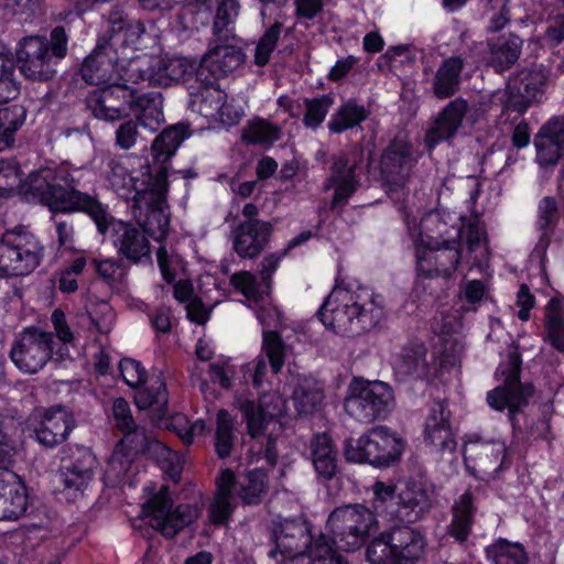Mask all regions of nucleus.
<instances>
[{
	"label": "nucleus",
	"instance_id": "nucleus-23",
	"mask_svg": "<svg viewBox=\"0 0 564 564\" xmlns=\"http://www.w3.org/2000/svg\"><path fill=\"white\" fill-rule=\"evenodd\" d=\"M241 48L232 44H217L202 57L196 69L197 78L207 85L234 72L243 62Z\"/></svg>",
	"mask_w": 564,
	"mask_h": 564
},
{
	"label": "nucleus",
	"instance_id": "nucleus-42",
	"mask_svg": "<svg viewBox=\"0 0 564 564\" xmlns=\"http://www.w3.org/2000/svg\"><path fill=\"white\" fill-rule=\"evenodd\" d=\"M207 8L215 7L214 35L219 41H228L232 35L234 24L239 14L238 0H204Z\"/></svg>",
	"mask_w": 564,
	"mask_h": 564
},
{
	"label": "nucleus",
	"instance_id": "nucleus-38",
	"mask_svg": "<svg viewBox=\"0 0 564 564\" xmlns=\"http://www.w3.org/2000/svg\"><path fill=\"white\" fill-rule=\"evenodd\" d=\"M22 188L25 194L58 210L57 169L45 167L30 173Z\"/></svg>",
	"mask_w": 564,
	"mask_h": 564
},
{
	"label": "nucleus",
	"instance_id": "nucleus-40",
	"mask_svg": "<svg viewBox=\"0 0 564 564\" xmlns=\"http://www.w3.org/2000/svg\"><path fill=\"white\" fill-rule=\"evenodd\" d=\"M236 488V476L225 469L217 478V491L209 508V519L214 524L225 523L234 511L232 494Z\"/></svg>",
	"mask_w": 564,
	"mask_h": 564
},
{
	"label": "nucleus",
	"instance_id": "nucleus-21",
	"mask_svg": "<svg viewBox=\"0 0 564 564\" xmlns=\"http://www.w3.org/2000/svg\"><path fill=\"white\" fill-rule=\"evenodd\" d=\"M451 411L445 400L433 403L425 420V440L429 441L442 456H447L449 463L456 460L457 442L451 424Z\"/></svg>",
	"mask_w": 564,
	"mask_h": 564
},
{
	"label": "nucleus",
	"instance_id": "nucleus-55",
	"mask_svg": "<svg viewBox=\"0 0 564 564\" xmlns=\"http://www.w3.org/2000/svg\"><path fill=\"white\" fill-rule=\"evenodd\" d=\"M14 63L0 43V104L14 99L19 94V86L14 80Z\"/></svg>",
	"mask_w": 564,
	"mask_h": 564
},
{
	"label": "nucleus",
	"instance_id": "nucleus-25",
	"mask_svg": "<svg viewBox=\"0 0 564 564\" xmlns=\"http://www.w3.org/2000/svg\"><path fill=\"white\" fill-rule=\"evenodd\" d=\"M106 230L110 231V238L118 253L131 262L138 263L143 259H150V242L145 232L130 224L115 220L108 215Z\"/></svg>",
	"mask_w": 564,
	"mask_h": 564
},
{
	"label": "nucleus",
	"instance_id": "nucleus-46",
	"mask_svg": "<svg viewBox=\"0 0 564 564\" xmlns=\"http://www.w3.org/2000/svg\"><path fill=\"white\" fill-rule=\"evenodd\" d=\"M368 116L369 110L364 105H359L356 100L350 99L344 102L335 113L332 115L327 127L330 132L340 133L358 126L360 122L365 121Z\"/></svg>",
	"mask_w": 564,
	"mask_h": 564
},
{
	"label": "nucleus",
	"instance_id": "nucleus-50",
	"mask_svg": "<svg viewBox=\"0 0 564 564\" xmlns=\"http://www.w3.org/2000/svg\"><path fill=\"white\" fill-rule=\"evenodd\" d=\"M192 99L193 109L200 116L215 120L221 117L219 111L227 95L224 90L213 85H207Z\"/></svg>",
	"mask_w": 564,
	"mask_h": 564
},
{
	"label": "nucleus",
	"instance_id": "nucleus-19",
	"mask_svg": "<svg viewBox=\"0 0 564 564\" xmlns=\"http://www.w3.org/2000/svg\"><path fill=\"white\" fill-rule=\"evenodd\" d=\"M412 145L395 137L384 149L380 160V173L388 192L403 189L413 166Z\"/></svg>",
	"mask_w": 564,
	"mask_h": 564
},
{
	"label": "nucleus",
	"instance_id": "nucleus-29",
	"mask_svg": "<svg viewBox=\"0 0 564 564\" xmlns=\"http://www.w3.org/2000/svg\"><path fill=\"white\" fill-rule=\"evenodd\" d=\"M28 510V494L18 475L0 468V520L14 521Z\"/></svg>",
	"mask_w": 564,
	"mask_h": 564
},
{
	"label": "nucleus",
	"instance_id": "nucleus-2",
	"mask_svg": "<svg viewBox=\"0 0 564 564\" xmlns=\"http://www.w3.org/2000/svg\"><path fill=\"white\" fill-rule=\"evenodd\" d=\"M67 44L64 26L54 28L50 39L44 35L22 37L15 51L21 74L35 82L51 80L57 73L58 62L67 55Z\"/></svg>",
	"mask_w": 564,
	"mask_h": 564
},
{
	"label": "nucleus",
	"instance_id": "nucleus-22",
	"mask_svg": "<svg viewBox=\"0 0 564 564\" xmlns=\"http://www.w3.org/2000/svg\"><path fill=\"white\" fill-rule=\"evenodd\" d=\"M236 405L247 423L248 434L256 438L263 433L265 425L271 420L285 413L286 400L281 394L272 392L263 393L259 398L258 404L250 400L239 399L236 401Z\"/></svg>",
	"mask_w": 564,
	"mask_h": 564
},
{
	"label": "nucleus",
	"instance_id": "nucleus-18",
	"mask_svg": "<svg viewBox=\"0 0 564 564\" xmlns=\"http://www.w3.org/2000/svg\"><path fill=\"white\" fill-rule=\"evenodd\" d=\"M272 535L275 547L269 552L271 557H275L279 552L284 557L295 558L306 554L308 546L313 544L310 525L301 517L274 522Z\"/></svg>",
	"mask_w": 564,
	"mask_h": 564
},
{
	"label": "nucleus",
	"instance_id": "nucleus-64",
	"mask_svg": "<svg viewBox=\"0 0 564 564\" xmlns=\"http://www.w3.org/2000/svg\"><path fill=\"white\" fill-rule=\"evenodd\" d=\"M119 369L124 382L132 388L140 387L147 380L145 369L134 359H121L119 362Z\"/></svg>",
	"mask_w": 564,
	"mask_h": 564
},
{
	"label": "nucleus",
	"instance_id": "nucleus-35",
	"mask_svg": "<svg viewBox=\"0 0 564 564\" xmlns=\"http://www.w3.org/2000/svg\"><path fill=\"white\" fill-rule=\"evenodd\" d=\"M292 400L300 415L316 412L324 399V389L319 381L312 377L294 375L290 381Z\"/></svg>",
	"mask_w": 564,
	"mask_h": 564
},
{
	"label": "nucleus",
	"instance_id": "nucleus-14",
	"mask_svg": "<svg viewBox=\"0 0 564 564\" xmlns=\"http://www.w3.org/2000/svg\"><path fill=\"white\" fill-rule=\"evenodd\" d=\"M54 337L39 328H26L13 344L10 357L22 371L35 373L50 360Z\"/></svg>",
	"mask_w": 564,
	"mask_h": 564
},
{
	"label": "nucleus",
	"instance_id": "nucleus-62",
	"mask_svg": "<svg viewBox=\"0 0 564 564\" xmlns=\"http://www.w3.org/2000/svg\"><path fill=\"white\" fill-rule=\"evenodd\" d=\"M282 28L281 22H275L260 37L254 53V62L257 65L263 66L269 62L271 53L274 51L280 37Z\"/></svg>",
	"mask_w": 564,
	"mask_h": 564
},
{
	"label": "nucleus",
	"instance_id": "nucleus-37",
	"mask_svg": "<svg viewBox=\"0 0 564 564\" xmlns=\"http://www.w3.org/2000/svg\"><path fill=\"white\" fill-rule=\"evenodd\" d=\"M310 458L321 481L330 480L336 476L338 453L327 434H317L311 440Z\"/></svg>",
	"mask_w": 564,
	"mask_h": 564
},
{
	"label": "nucleus",
	"instance_id": "nucleus-13",
	"mask_svg": "<svg viewBox=\"0 0 564 564\" xmlns=\"http://www.w3.org/2000/svg\"><path fill=\"white\" fill-rule=\"evenodd\" d=\"M144 510L150 517V524L166 538H174L181 530L191 524L199 513L197 507L192 505H178L173 508L169 487L163 486L153 495Z\"/></svg>",
	"mask_w": 564,
	"mask_h": 564
},
{
	"label": "nucleus",
	"instance_id": "nucleus-30",
	"mask_svg": "<svg viewBox=\"0 0 564 564\" xmlns=\"http://www.w3.org/2000/svg\"><path fill=\"white\" fill-rule=\"evenodd\" d=\"M129 160L123 156L111 158L108 161L107 178L113 191L124 199H132L138 192L147 189L156 181V174L144 173L143 178L139 180L132 175L129 166Z\"/></svg>",
	"mask_w": 564,
	"mask_h": 564
},
{
	"label": "nucleus",
	"instance_id": "nucleus-17",
	"mask_svg": "<svg viewBox=\"0 0 564 564\" xmlns=\"http://www.w3.org/2000/svg\"><path fill=\"white\" fill-rule=\"evenodd\" d=\"M29 422L36 441L45 447H54L66 441L74 427L72 414L61 405L35 409Z\"/></svg>",
	"mask_w": 564,
	"mask_h": 564
},
{
	"label": "nucleus",
	"instance_id": "nucleus-60",
	"mask_svg": "<svg viewBox=\"0 0 564 564\" xmlns=\"http://www.w3.org/2000/svg\"><path fill=\"white\" fill-rule=\"evenodd\" d=\"M334 100L329 95H324L318 98H305L303 100L305 113L303 122L305 127L316 129L324 121L329 108Z\"/></svg>",
	"mask_w": 564,
	"mask_h": 564
},
{
	"label": "nucleus",
	"instance_id": "nucleus-12",
	"mask_svg": "<svg viewBox=\"0 0 564 564\" xmlns=\"http://www.w3.org/2000/svg\"><path fill=\"white\" fill-rule=\"evenodd\" d=\"M345 411L358 422L371 423L384 419L393 406V393L382 381L352 388L344 402Z\"/></svg>",
	"mask_w": 564,
	"mask_h": 564
},
{
	"label": "nucleus",
	"instance_id": "nucleus-16",
	"mask_svg": "<svg viewBox=\"0 0 564 564\" xmlns=\"http://www.w3.org/2000/svg\"><path fill=\"white\" fill-rule=\"evenodd\" d=\"M138 97L133 90H128L124 84H107L88 94L86 106L98 119L116 120L137 109Z\"/></svg>",
	"mask_w": 564,
	"mask_h": 564
},
{
	"label": "nucleus",
	"instance_id": "nucleus-39",
	"mask_svg": "<svg viewBox=\"0 0 564 564\" xmlns=\"http://www.w3.org/2000/svg\"><path fill=\"white\" fill-rule=\"evenodd\" d=\"M465 62L460 56L445 58L433 77V93L438 99L454 96L460 87V74Z\"/></svg>",
	"mask_w": 564,
	"mask_h": 564
},
{
	"label": "nucleus",
	"instance_id": "nucleus-11",
	"mask_svg": "<svg viewBox=\"0 0 564 564\" xmlns=\"http://www.w3.org/2000/svg\"><path fill=\"white\" fill-rule=\"evenodd\" d=\"M135 118L120 123L116 130V145L129 150L144 145L160 129L164 118L162 112L161 94L149 93L137 99Z\"/></svg>",
	"mask_w": 564,
	"mask_h": 564
},
{
	"label": "nucleus",
	"instance_id": "nucleus-54",
	"mask_svg": "<svg viewBox=\"0 0 564 564\" xmlns=\"http://www.w3.org/2000/svg\"><path fill=\"white\" fill-rule=\"evenodd\" d=\"M444 247L430 250L431 260H434L436 275L449 278L456 270L460 252L456 241H444Z\"/></svg>",
	"mask_w": 564,
	"mask_h": 564
},
{
	"label": "nucleus",
	"instance_id": "nucleus-9",
	"mask_svg": "<svg viewBox=\"0 0 564 564\" xmlns=\"http://www.w3.org/2000/svg\"><path fill=\"white\" fill-rule=\"evenodd\" d=\"M43 246L24 228L7 230L0 239V271L8 275H26L41 263Z\"/></svg>",
	"mask_w": 564,
	"mask_h": 564
},
{
	"label": "nucleus",
	"instance_id": "nucleus-33",
	"mask_svg": "<svg viewBox=\"0 0 564 564\" xmlns=\"http://www.w3.org/2000/svg\"><path fill=\"white\" fill-rule=\"evenodd\" d=\"M534 145L540 165L556 164L564 148V119L556 117L547 121L535 135Z\"/></svg>",
	"mask_w": 564,
	"mask_h": 564
},
{
	"label": "nucleus",
	"instance_id": "nucleus-34",
	"mask_svg": "<svg viewBox=\"0 0 564 564\" xmlns=\"http://www.w3.org/2000/svg\"><path fill=\"white\" fill-rule=\"evenodd\" d=\"M395 503L391 514L406 523L416 522L431 509V500L427 492L414 484L406 485L398 492Z\"/></svg>",
	"mask_w": 564,
	"mask_h": 564
},
{
	"label": "nucleus",
	"instance_id": "nucleus-36",
	"mask_svg": "<svg viewBox=\"0 0 564 564\" xmlns=\"http://www.w3.org/2000/svg\"><path fill=\"white\" fill-rule=\"evenodd\" d=\"M197 68L184 57L152 59V86L169 87L187 80Z\"/></svg>",
	"mask_w": 564,
	"mask_h": 564
},
{
	"label": "nucleus",
	"instance_id": "nucleus-4",
	"mask_svg": "<svg viewBox=\"0 0 564 564\" xmlns=\"http://www.w3.org/2000/svg\"><path fill=\"white\" fill-rule=\"evenodd\" d=\"M426 539L409 524L393 525L380 533L367 547L372 564H415L424 554Z\"/></svg>",
	"mask_w": 564,
	"mask_h": 564
},
{
	"label": "nucleus",
	"instance_id": "nucleus-44",
	"mask_svg": "<svg viewBox=\"0 0 564 564\" xmlns=\"http://www.w3.org/2000/svg\"><path fill=\"white\" fill-rule=\"evenodd\" d=\"M474 500L469 491L464 492L456 500L453 507V521L449 527V534L458 542L468 538L475 514Z\"/></svg>",
	"mask_w": 564,
	"mask_h": 564
},
{
	"label": "nucleus",
	"instance_id": "nucleus-32",
	"mask_svg": "<svg viewBox=\"0 0 564 564\" xmlns=\"http://www.w3.org/2000/svg\"><path fill=\"white\" fill-rule=\"evenodd\" d=\"M285 254L286 250L281 254L271 253L263 258L261 262L260 282L252 273L241 271L231 275L230 284L236 290L240 291L247 299L258 300L262 294L269 292L271 275L276 270L281 258Z\"/></svg>",
	"mask_w": 564,
	"mask_h": 564
},
{
	"label": "nucleus",
	"instance_id": "nucleus-47",
	"mask_svg": "<svg viewBox=\"0 0 564 564\" xmlns=\"http://www.w3.org/2000/svg\"><path fill=\"white\" fill-rule=\"evenodd\" d=\"M558 218L560 210L556 200L550 196L542 198L538 205L536 216V228L541 231V237L536 243L538 250L544 251L547 248Z\"/></svg>",
	"mask_w": 564,
	"mask_h": 564
},
{
	"label": "nucleus",
	"instance_id": "nucleus-59",
	"mask_svg": "<svg viewBox=\"0 0 564 564\" xmlns=\"http://www.w3.org/2000/svg\"><path fill=\"white\" fill-rule=\"evenodd\" d=\"M279 138V127L262 119L252 121L242 134V139L252 144H271Z\"/></svg>",
	"mask_w": 564,
	"mask_h": 564
},
{
	"label": "nucleus",
	"instance_id": "nucleus-48",
	"mask_svg": "<svg viewBox=\"0 0 564 564\" xmlns=\"http://www.w3.org/2000/svg\"><path fill=\"white\" fill-rule=\"evenodd\" d=\"M545 340L564 352V310L560 300L551 299L545 307Z\"/></svg>",
	"mask_w": 564,
	"mask_h": 564
},
{
	"label": "nucleus",
	"instance_id": "nucleus-20",
	"mask_svg": "<svg viewBox=\"0 0 564 564\" xmlns=\"http://www.w3.org/2000/svg\"><path fill=\"white\" fill-rule=\"evenodd\" d=\"M364 155V149L357 147L352 150L354 160L351 163L349 159L344 155L336 156L334 159L333 165L330 166L329 177L324 184V191L335 188V193L330 202L332 209L347 204L348 198L356 192L358 186L356 170L362 162Z\"/></svg>",
	"mask_w": 564,
	"mask_h": 564
},
{
	"label": "nucleus",
	"instance_id": "nucleus-49",
	"mask_svg": "<svg viewBox=\"0 0 564 564\" xmlns=\"http://www.w3.org/2000/svg\"><path fill=\"white\" fill-rule=\"evenodd\" d=\"M26 110L21 105H11L0 109V151L14 143L17 131L23 126Z\"/></svg>",
	"mask_w": 564,
	"mask_h": 564
},
{
	"label": "nucleus",
	"instance_id": "nucleus-63",
	"mask_svg": "<svg viewBox=\"0 0 564 564\" xmlns=\"http://www.w3.org/2000/svg\"><path fill=\"white\" fill-rule=\"evenodd\" d=\"M90 323L101 334H108L113 326L116 314L107 302H99L88 312Z\"/></svg>",
	"mask_w": 564,
	"mask_h": 564
},
{
	"label": "nucleus",
	"instance_id": "nucleus-26",
	"mask_svg": "<svg viewBox=\"0 0 564 564\" xmlns=\"http://www.w3.org/2000/svg\"><path fill=\"white\" fill-rule=\"evenodd\" d=\"M262 351L265 357L259 356L253 362L243 366V377L252 380L254 387H260L267 373V359L273 373L281 371L285 358V344L274 330H263Z\"/></svg>",
	"mask_w": 564,
	"mask_h": 564
},
{
	"label": "nucleus",
	"instance_id": "nucleus-31",
	"mask_svg": "<svg viewBox=\"0 0 564 564\" xmlns=\"http://www.w3.org/2000/svg\"><path fill=\"white\" fill-rule=\"evenodd\" d=\"M468 109V104L463 98L452 100L435 118L431 128L426 131L425 142L429 148L451 139L458 130Z\"/></svg>",
	"mask_w": 564,
	"mask_h": 564
},
{
	"label": "nucleus",
	"instance_id": "nucleus-6",
	"mask_svg": "<svg viewBox=\"0 0 564 564\" xmlns=\"http://www.w3.org/2000/svg\"><path fill=\"white\" fill-rule=\"evenodd\" d=\"M167 171L160 166L156 171V181L151 187L138 192L132 196L133 214L143 231L148 232L155 240H163L170 227V213L166 203Z\"/></svg>",
	"mask_w": 564,
	"mask_h": 564
},
{
	"label": "nucleus",
	"instance_id": "nucleus-51",
	"mask_svg": "<svg viewBox=\"0 0 564 564\" xmlns=\"http://www.w3.org/2000/svg\"><path fill=\"white\" fill-rule=\"evenodd\" d=\"M236 421L227 410H219L216 415L215 449L220 458L231 455L236 440Z\"/></svg>",
	"mask_w": 564,
	"mask_h": 564
},
{
	"label": "nucleus",
	"instance_id": "nucleus-45",
	"mask_svg": "<svg viewBox=\"0 0 564 564\" xmlns=\"http://www.w3.org/2000/svg\"><path fill=\"white\" fill-rule=\"evenodd\" d=\"M152 59L148 57H135L129 61H117L116 75L118 76L116 85L124 84L128 90H131L130 84L148 82L152 85Z\"/></svg>",
	"mask_w": 564,
	"mask_h": 564
},
{
	"label": "nucleus",
	"instance_id": "nucleus-41",
	"mask_svg": "<svg viewBox=\"0 0 564 564\" xmlns=\"http://www.w3.org/2000/svg\"><path fill=\"white\" fill-rule=\"evenodd\" d=\"M522 40L516 34L500 36L489 43V64L496 72L501 73L512 67L519 59Z\"/></svg>",
	"mask_w": 564,
	"mask_h": 564
},
{
	"label": "nucleus",
	"instance_id": "nucleus-57",
	"mask_svg": "<svg viewBox=\"0 0 564 564\" xmlns=\"http://www.w3.org/2000/svg\"><path fill=\"white\" fill-rule=\"evenodd\" d=\"M311 564H349L348 561L334 549L329 536L321 535L311 546Z\"/></svg>",
	"mask_w": 564,
	"mask_h": 564
},
{
	"label": "nucleus",
	"instance_id": "nucleus-52",
	"mask_svg": "<svg viewBox=\"0 0 564 564\" xmlns=\"http://www.w3.org/2000/svg\"><path fill=\"white\" fill-rule=\"evenodd\" d=\"M486 554L494 564H528V554L523 545L505 539L489 545Z\"/></svg>",
	"mask_w": 564,
	"mask_h": 564
},
{
	"label": "nucleus",
	"instance_id": "nucleus-56",
	"mask_svg": "<svg viewBox=\"0 0 564 564\" xmlns=\"http://www.w3.org/2000/svg\"><path fill=\"white\" fill-rule=\"evenodd\" d=\"M505 452V443L500 441L482 442L477 438L476 441L470 442L469 447H465L464 455L466 456L467 453L477 454L479 455L480 463L484 466L488 465L487 460L491 465L500 466L503 460Z\"/></svg>",
	"mask_w": 564,
	"mask_h": 564
},
{
	"label": "nucleus",
	"instance_id": "nucleus-10",
	"mask_svg": "<svg viewBox=\"0 0 564 564\" xmlns=\"http://www.w3.org/2000/svg\"><path fill=\"white\" fill-rule=\"evenodd\" d=\"M522 359L517 348L508 352V359L501 362L497 376L502 379V384L491 390L487 394L488 404L497 410H509L510 420L513 421L514 415L533 395L534 387L531 383H522L520 381Z\"/></svg>",
	"mask_w": 564,
	"mask_h": 564
},
{
	"label": "nucleus",
	"instance_id": "nucleus-61",
	"mask_svg": "<svg viewBox=\"0 0 564 564\" xmlns=\"http://www.w3.org/2000/svg\"><path fill=\"white\" fill-rule=\"evenodd\" d=\"M154 384L155 386L139 392L135 398V403L140 409L155 406L158 411L164 413L167 405L165 383L158 377Z\"/></svg>",
	"mask_w": 564,
	"mask_h": 564
},
{
	"label": "nucleus",
	"instance_id": "nucleus-7",
	"mask_svg": "<svg viewBox=\"0 0 564 564\" xmlns=\"http://www.w3.org/2000/svg\"><path fill=\"white\" fill-rule=\"evenodd\" d=\"M403 449L404 444L400 437L389 429L378 426L359 438L347 440L344 454L349 462L389 467L400 459Z\"/></svg>",
	"mask_w": 564,
	"mask_h": 564
},
{
	"label": "nucleus",
	"instance_id": "nucleus-24",
	"mask_svg": "<svg viewBox=\"0 0 564 564\" xmlns=\"http://www.w3.org/2000/svg\"><path fill=\"white\" fill-rule=\"evenodd\" d=\"M117 51L108 39H99L80 67L82 78L90 85L117 83Z\"/></svg>",
	"mask_w": 564,
	"mask_h": 564
},
{
	"label": "nucleus",
	"instance_id": "nucleus-27",
	"mask_svg": "<svg viewBox=\"0 0 564 564\" xmlns=\"http://www.w3.org/2000/svg\"><path fill=\"white\" fill-rule=\"evenodd\" d=\"M272 232L268 221L259 219L241 221L231 231L232 248L240 258L252 259L265 248Z\"/></svg>",
	"mask_w": 564,
	"mask_h": 564
},
{
	"label": "nucleus",
	"instance_id": "nucleus-1",
	"mask_svg": "<svg viewBox=\"0 0 564 564\" xmlns=\"http://www.w3.org/2000/svg\"><path fill=\"white\" fill-rule=\"evenodd\" d=\"M317 316L334 333L356 336L377 326L382 317V308L366 289L357 293L334 290L324 301Z\"/></svg>",
	"mask_w": 564,
	"mask_h": 564
},
{
	"label": "nucleus",
	"instance_id": "nucleus-43",
	"mask_svg": "<svg viewBox=\"0 0 564 564\" xmlns=\"http://www.w3.org/2000/svg\"><path fill=\"white\" fill-rule=\"evenodd\" d=\"M269 478L262 469H252L246 476L237 481V495L246 506H258L263 500L268 492Z\"/></svg>",
	"mask_w": 564,
	"mask_h": 564
},
{
	"label": "nucleus",
	"instance_id": "nucleus-3",
	"mask_svg": "<svg viewBox=\"0 0 564 564\" xmlns=\"http://www.w3.org/2000/svg\"><path fill=\"white\" fill-rule=\"evenodd\" d=\"M93 181L90 170L57 167L58 210L86 213L102 232L107 227L108 213L95 196L87 193Z\"/></svg>",
	"mask_w": 564,
	"mask_h": 564
},
{
	"label": "nucleus",
	"instance_id": "nucleus-5",
	"mask_svg": "<svg viewBox=\"0 0 564 564\" xmlns=\"http://www.w3.org/2000/svg\"><path fill=\"white\" fill-rule=\"evenodd\" d=\"M121 432L123 436L108 462L109 473H113L117 478H120L128 471L132 460L138 455L148 454L160 464L162 462L171 463L173 478L180 474L178 465L173 463L174 459L180 460L176 453H173L162 442L158 441L152 432L135 424Z\"/></svg>",
	"mask_w": 564,
	"mask_h": 564
},
{
	"label": "nucleus",
	"instance_id": "nucleus-53",
	"mask_svg": "<svg viewBox=\"0 0 564 564\" xmlns=\"http://www.w3.org/2000/svg\"><path fill=\"white\" fill-rule=\"evenodd\" d=\"M185 137L183 126L164 129L152 142V153L155 161L165 163L175 153Z\"/></svg>",
	"mask_w": 564,
	"mask_h": 564
},
{
	"label": "nucleus",
	"instance_id": "nucleus-58",
	"mask_svg": "<svg viewBox=\"0 0 564 564\" xmlns=\"http://www.w3.org/2000/svg\"><path fill=\"white\" fill-rule=\"evenodd\" d=\"M505 96L506 108L518 113H523L535 98L531 90L525 88L524 85L519 84V80L516 77L509 79Z\"/></svg>",
	"mask_w": 564,
	"mask_h": 564
},
{
	"label": "nucleus",
	"instance_id": "nucleus-8",
	"mask_svg": "<svg viewBox=\"0 0 564 564\" xmlns=\"http://www.w3.org/2000/svg\"><path fill=\"white\" fill-rule=\"evenodd\" d=\"M375 524L372 511L360 503L337 507L327 519L332 542L337 549L347 552L358 550L370 535Z\"/></svg>",
	"mask_w": 564,
	"mask_h": 564
},
{
	"label": "nucleus",
	"instance_id": "nucleus-28",
	"mask_svg": "<svg viewBox=\"0 0 564 564\" xmlns=\"http://www.w3.org/2000/svg\"><path fill=\"white\" fill-rule=\"evenodd\" d=\"M427 349L420 340H410L392 355L391 367L399 381L423 379L430 371Z\"/></svg>",
	"mask_w": 564,
	"mask_h": 564
},
{
	"label": "nucleus",
	"instance_id": "nucleus-15",
	"mask_svg": "<svg viewBox=\"0 0 564 564\" xmlns=\"http://www.w3.org/2000/svg\"><path fill=\"white\" fill-rule=\"evenodd\" d=\"M97 465V459L90 451L78 449V455L59 470L58 494L68 502L80 500L94 481Z\"/></svg>",
	"mask_w": 564,
	"mask_h": 564
}]
</instances>
